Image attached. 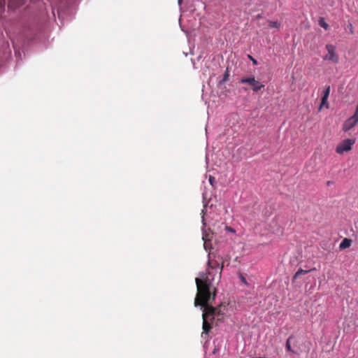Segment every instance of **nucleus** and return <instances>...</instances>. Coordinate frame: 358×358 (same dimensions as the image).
<instances>
[{"mask_svg":"<svg viewBox=\"0 0 358 358\" xmlns=\"http://www.w3.org/2000/svg\"><path fill=\"white\" fill-rule=\"evenodd\" d=\"M308 272V271H306V270H303L302 268H299L296 272V273L294 274V279H296L297 278H299V276H300L302 274H306Z\"/></svg>","mask_w":358,"mask_h":358,"instance_id":"obj_11","label":"nucleus"},{"mask_svg":"<svg viewBox=\"0 0 358 358\" xmlns=\"http://www.w3.org/2000/svg\"><path fill=\"white\" fill-rule=\"evenodd\" d=\"M249 57L252 59V62H253L254 64H257V60L253 59L251 56H249Z\"/></svg>","mask_w":358,"mask_h":358,"instance_id":"obj_15","label":"nucleus"},{"mask_svg":"<svg viewBox=\"0 0 358 358\" xmlns=\"http://www.w3.org/2000/svg\"><path fill=\"white\" fill-rule=\"evenodd\" d=\"M242 282H244L245 284H247V281H246L245 278L243 277H242Z\"/></svg>","mask_w":358,"mask_h":358,"instance_id":"obj_16","label":"nucleus"},{"mask_svg":"<svg viewBox=\"0 0 358 358\" xmlns=\"http://www.w3.org/2000/svg\"><path fill=\"white\" fill-rule=\"evenodd\" d=\"M318 24L320 27L327 30L329 29V24L325 22L323 17H320L318 20Z\"/></svg>","mask_w":358,"mask_h":358,"instance_id":"obj_10","label":"nucleus"},{"mask_svg":"<svg viewBox=\"0 0 358 358\" xmlns=\"http://www.w3.org/2000/svg\"><path fill=\"white\" fill-rule=\"evenodd\" d=\"M293 338V336H290L287 341H286V345H285V348H286V350L290 352H292L294 354H296V355H299V353L295 350H294L292 347H291V340Z\"/></svg>","mask_w":358,"mask_h":358,"instance_id":"obj_9","label":"nucleus"},{"mask_svg":"<svg viewBox=\"0 0 358 358\" xmlns=\"http://www.w3.org/2000/svg\"><path fill=\"white\" fill-rule=\"evenodd\" d=\"M213 309L208 308L207 311L203 310L202 319H203V333L208 334V332L212 329L213 327L209 321L213 322L214 319L213 317Z\"/></svg>","mask_w":358,"mask_h":358,"instance_id":"obj_3","label":"nucleus"},{"mask_svg":"<svg viewBox=\"0 0 358 358\" xmlns=\"http://www.w3.org/2000/svg\"><path fill=\"white\" fill-rule=\"evenodd\" d=\"M229 76V74L228 71H227L225 72V73L224 74L223 82H226L228 80Z\"/></svg>","mask_w":358,"mask_h":358,"instance_id":"obj_13","label":"nucleus"},{"mask_svg":"<svg viewBox=\"0 0 358 358\" xmlns=\"http://www.w3.org/2000/svg\"><path fill=\"white\" fill-rule=\"evenodd\" d=\"M350 32L352 34L353 33V31H352V25L350 24Z\"/></svg>","mask_w":358,"mask_h":358,"instance_id":"obj_17","label":"nucleus"},{"mask_svg":"<svg viewBox=\"0 0 358 358\" xmlns=\"http://www.w3.org/2000/svg\"><path fill=\"white\" fill-rule=\"evenodd\" d=\"M327 184V185H330L331 182H330V181H328Z\"/></svg>","mask_w":358,"mask_h":358,"instance_id":"obj_18","label":"nucleus"},{"mask_svg":"<svg viewBox=\"0 0 358 358\" xmlns=\"http://www.w3.org/2000/svg\"><path fill=\"white\" fill-rule=\"evenodd\" d=\"M269 26L272 28H278L280 27V24L276 21H270Z\"/></svg>","mask_w":358,"mask_h":358,"instance_id":"obj_12","label":"nucleus"},{"mask_svg":"<svg viewBox=\"0 0 358 358\" xmlns=\"http://www.w3.org/2000/svg\"><path fill=\"white\" fill-rule=\"evenodd\" d=\"M355 140L352 138H347L342 141L336 148V152L342 155L345 152L352 150V145L355 144Z\"/></svg>","mask_w":358,"mask_h":358,"instance_id":"obj_4","label":"nucleus"},{"mask_svg":"<svg viewBox=\"0 0 358 358\" xmlns=\"http://www.w3.org/2000/svg\"><path fill=\"white\" fill-rule=\"evenodd\" d=\"M214 180H215V178H214L213 177H212V176H210V178H209V182H210V183L211 185H213V181H214Z\"/></svg>","mask_w":358,"mask_h":358,"instance_id":"obj_14","label":"nucleus"},{"mask_svg":"<svg viewBox=\"0 0 358 358\" xmlns=\"http://www.w3.org/2000/svg\"><path fill=\"white\" fill-rule=\"evenodd\" d=\"M240 83L249 84L254 92H258L264 87V85L255 80V77L242 78Z\"/></svg>","mask_w":358,"mask_h":358,"instance_id":"obj_5","label":"nucleus"},{"mask_svg":"<svg viewBox=\"0 0 358 358\" xmlns=\"http://www.w3.org/2000/svg\"><path fill=\"white\" fill-rule=\"evenodd\" d=\"M331 87L329 85L325 87V90L323 92V95L321 99V103L319 107V110H320L323 106H324L326 108H329V105L328 103V98L330 94Z\"/></svg>","mask_w":358,"mask_h":358,"instance_id":"obj_7","label":"nucleus"},{"mask_svg":"<svg viewBox=\"0 0 358 358\" xmlns=\"http://www.w3.org/2000/svg\"><path fill=\"white\" fill-rule=\"evenodd\" d=\"M326 49L328 52V54L324 57V60H329L332 62L336 64L338 62V56L336 52L335 47L331 44H327L326 45Z\"/></svg>","mask_w":358,"mask_h":358,"instance_id":"obj_6","label":"nucleus"},{"mask_svg":"<svg viewBox=\"0 0 358 358\" xmlns=\"http://www.w3.org/2000/svg\"><path fill=\"white\" fill-rule=\"evenodd\" d=\"M208 259L207 263V270L206 273H199V278H202V275H206L213 282L214 275L217 273V269L220 268L219 277L220 278L222 271L224 268V259L222 256L217 255L214 252H210L208 255Z\"/></svg>","mask_w":358,"mask_h":358,"instance_id":"obj_2","label":"nucleus"},{"mask_svg":"<svg viewBox=\"0 0 358 358\" xmlns=\"http://www.w3.org/2000/svg\"><path fill=\"white\" fill-rule=\"evenodd\" d=\"M5 0H3V3H4Z\"/></svg>","mask_w":358,"mask_h":358,"instance_id":"obj_21","label":"nucleus"},{"mask_svg":"<svg viewBox=\"0 0 358 358\" xmlns=\"http://www.w3.org/2000/svg\"><path fill=\"white\" fill-rule=\"evenodd\" d=\"M255 358H267V357H255Z\"/></svg>","mask_w":358,"mask_h":358,"instance_id":"obj_19","label":"nucleus"},{"mask_svg":"<svg viewBox=\"0 0 358 358\" xmlns=\"http://www.w3.org/2000/svg\"><path fill=\"white\" fill-rule=\"evenodd\" d=\"M201 276V278L195 279L197 293L194 299V306H201L203 311H207L208 308L213 309V319H215V316H223L226 306L221 304L217 307H213L211 305L217 295L216 287L212 284L208 275H202Z\"/></svg>","mask_w":358,"mask_h":358,"instance_id":"obj_1","label":"nucleus"},{"mask_svg":"<svg viewBox=\"0 0 358 358\" xmlns=\"http://www.w3.org/2000/svg\"><path fill=\"white\" fill-rule=\"evenodd\" d=\"M352 244V240L348 238H345L340 243L339 248L341 250H345L350 247Z\"/></svg>","mask_w":358,"mask_h":358,"instance_id":"obj_8","label":"nucleus"},{"mask_svg":"<svg viewBox=\"0 0 358 358\" xmlns=\"http://www.w3.org/2000/svg\"><path fill=\"white\" fill-rule=\"evenodd\" d=\"M182 0H178V2L180 3Z\"/></svg>","mask_w":358,"mask_h":358,"instance_id":"obj_20","label":"nucleus"}]
</instances>
